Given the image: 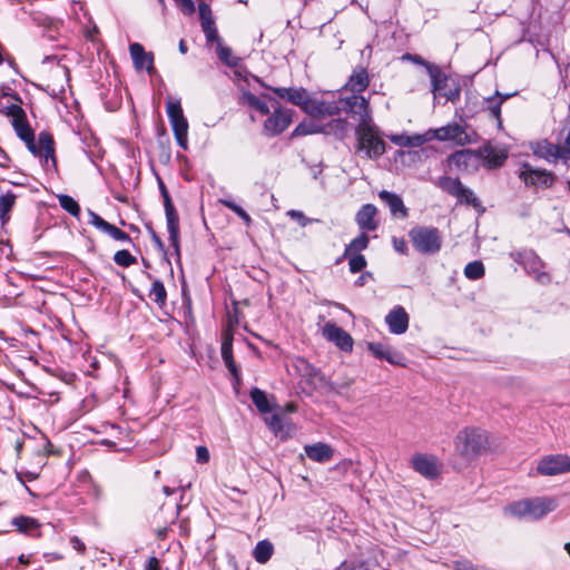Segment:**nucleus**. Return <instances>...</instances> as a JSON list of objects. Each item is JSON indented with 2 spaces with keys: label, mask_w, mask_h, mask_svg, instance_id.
Instances as JSON below:
<instances>
[{
  "label": "nucleus",
  "mask_w": 570,
  "mask_h": 570,
  "mask_svg": "<svg viewBox=\"0 0 570 570\" xmlns=\"http://www.w3.org/2000/svg\"><path fill=\"white\" fill-rule=\"evenodd\" d=\"M21 97L9 87L2 86V115L6 116L12 126L17 137L22 140L28 150L35 156L51 159L55 164L53 139L47 131H41L36 142L35 131L31 128Z\"/></svg>",
  "instance_id": "nucleus-1"
},
{
  "label": "nucleus",
  "mask_w": 570,
  "mask_h": 570,
  "mask_svg": "<svg viewBox=\"0 0 570 570\" xmlns=\"http://www.w3.org/2000/svg\"><path fill=\"white\" fill-rule=\"evenodd\" d=\"M456 453L464 460L472 461L484 454L489 449V435L479 428H464L455 439Z\"/></svg>",
  "instance_id": "nucleus-2"
},
{
  "label": "nucleus",
  "mask_w": 570,
  "mask_h": 570,
  "mask_svg": "<svg viewBox=\"0 0 570 570\" xmlns=\"http://www.w3.org/2000/svg\"><path fill=\"white\" fill-rule=\"evenodd\" d=\"M413 248L422 255L438 254L443 244L441 230L434 226L416 225L409 232Z\"/></svg>",
  "instance_id": "nucleus-3"
},
{
  "label": "nucleus",
  "mask_w": 570,
  "mask_h": 570,
  "mask_svg": "<svg viewBox=\"0 0 570 570\" xmlns=\"http://www.w3.org/2000/svg\"><path fill=\"white\" fill-rule=\"evenodd\" d=\"M358 149L371 159L380 158L386 150L385 141L380 137L379 129L372 120H362L356 129Z\"/></svg>",
  "instance_id": "nucleus-4"
},
{
  "label": "nucleus",
  "mask_w": 570,
  "mask_h": 570,
  "mask_svg": "<svg viewBox=\"0 0 570 570\" xmlns=\"http://www.w3.org/2000/svg\"><path fill=\"white\" fill-rule=\"evenodd\" d=\"M562 131H567L563 146L543 139L532 146L533 154L549 163H556L558 159H561L568 165L570 163V116L566 118Z\"/></svg>",
  "instance_id": "nucleus-5"
},
{
  "label": "nucleus",
  "mask_w": 570,
  "mask_h": 570,
  "mask_svg": "<svg viewBox=\"0 0 570 570\" xmlns=\"http://www.w3.org/2000/svg\"><path fill=\"white\" fill-rule=\"evenodd\" d=\"M159 189L164 200L165 215H166V225L167 232L169 235V242L174 249V255L176 257V262L180 265V240H179V216L178 213L171 202L170 195L165 186V184L159 180Z\"/></svg>",
  "instance_id": "nucleus-6"
},
{
  "label": "nucleus",
  "mask_w": 570,
  "mask_h": 570,
  "mask_svg": "<svg viewBox=\"0 0 570 570\" xmlns=\"http://www.w3.org/2000/svg\"><path fill=\"white\" fill-rule=\"evenodd\" d=\"M510 257L523 267L527 274L540 284H549L550 275L544 272V263L532 249H522L510 253Z\"/></svg>",
  "instance_id": "nucleus-7"
},
{
  "label": "nucleus",
  "mask_w": 570,
  "mask_h": 570,
  "mask_svg": "<svg viewBox=\"0 0 570 570\" xmlns=\"http://www.w3.org/2000/svg\"><path fill=\"white\" fill-rule=\"evenodd\" d=\"M166 112L173 128V132L177 145L184 149H188V121L184 116L180 99L167 98Z\"/></svg>",
  "instance_id": "nucleus-8"
},
{
  "label": "nucleus",
  "mask_w": 570,
  "mask_h": 570,
  "mask_svg": "<svg viewBox=\"0 0 570 570\" xmlns=\"http://www.w3.org/2000/svg\"><path fill=\"white\" fill-rule=\"evenodd\" d=\"M269 100L272 101L273 112L265 120L263 131L266 136L274 137L281 135L289 127L292 122V110L282 108L279 102L275 99Z\"/></svg>",
  "instance_id": "nucleus-9"
},
{
  "label": "nucleus",
  "mask_w": 570,
  "mask_h": 570,
  "mask_svg": "<svg viewBox=\"0 0 570 570\" xmlns=\"http://www.w3.org/2000/svg\"><path fill=\"white\" fill-rule=\"evenodd\" d=\"M338 101L343 111L357 117L358 124L364 119L372 120L368 99L364 96L352 92L351 96L340 97Z\"/></svg>",
  "instance_id": "nucleus-10"
},
{
  "label": "nucleus",
  "mask_w": 570,
  "mask_h": 570,
  "mask_svg": "<svg viewBox=\"0 0 570 570\" xmlns=\"http://www.w3.org/2000/svg\"><path fill=\"white\" fill-rule=\"evenodd\" d=\"M540 475H558L570 472V456L567 454H549L543 456L537 465Z\"/></svg>",
  "instance_id": "nucleus-11"
},
{
  "label": "nucleus",
  "mask_w": 570,
  "mask_h": 570,
  "mask_svg": "<svg viewBox=\"0 0 570 570\" xmlns=\"http://www.w3.org/2000/svg\"><path fill=\"white\" fill-rule=\"evenodd\" d=\"M519 178L527 187L550 188L554 183V176L546 169H534L530 164H522Z\"/></svg>",
  "instance_id": "nucleus-12"
},
{
  "label": "nucleus",
  "mask_w": 570,
  "mask_h": 570,
  "mask_svg": "<svg viewBox=\"0 0 570 570\" xmlns=\"http://www.w3.org/2000/svg\"><path fill=\"white\" fill-rule=\"evenodd\" d=\"M304 111L314 118H322L326 116H337L342 111V108L338 99L327 100L308 97Z\"/></svg>",
  "instance_id": "nucleus-13"
},
{
  "label": "nucleus",
  "mask_w": 570,
  "mask_h": 570,
  "mask_svg": "<svg viewBox=\"0 0 570 570\" xmlns=\"http://www.w3.org/2000/svg\"><path fill=\"white\" fill-rule=\"evenodd\" d=\"M367 350L372 355L380 360H385L392 365L405 366L406 358L403 353L394 350L390 345L382 342H368Z\"/></svg>",
  "instance_id": "nucleus-14"
},
{
  "label": "nucleus",
  "mask_w": 570,
  "mask_h": 570,
  "mask_svg": "<svg viewBox=\"0 0 570 570\" xmlns=\"http://www.w3.org/2000/svg\"><path fill=\"white\" fill-rule=\"evenodd\" d=\"M323 335L344 352H350L353 348L352 336L335 323H326L323 327Z\"/></svg>",
  "instance_id": "nucleus-15"
},
{
  "label": "nucleus",
  "mask_w": 570,
  "mask_h": 570,
  "mask_svg": "<svg viewBox=\"0 0 570 570\" xmlns=\"http://www.w3.org/2000/svg\"><path fill=\"white\" fill-rule=\"evenodd\" d=\"M411 462L414 471L429 480H433L440 474V465L433 455L419 453L413 455Z\"/></svg>",
  "instance_id": "nucleus-16"
},
{
  "label": "nucleus",
  "mask_w": 570,
  "mask_h": 570,
  "mask_svg": "<svg viewBox=\"0 0 570 570\" xmlns=\"http://www.w3.org/2000/svg\"><path fill=\"white\" fill-rule=\"evenodd\" d=\"M409 314L401 305L394 306L385 316L389 331L394 335L404 334L409 328Z\"/></svg>",
  "instance_id": "nucleus-17"
},
{
  "label": "nucleus",
  "mask_w": 570,
  "mask_h": 570,
  "mask_svg": "<svg viewBox=\"0 0 570 570\" xmlns=\"http://www.w3.org/2000/svg\"><path fill=\"white\" fill-rule=\"evenodd\" d=\"M129 52L136 70L146 69L149 75L155 72L153 52H147L142 45L138 42L129 46Z\"/></svg>",
  "instance_id": "nucleus-18"
},
{
  "label": "nucleus",
  "mask_w": 570,
  "mask_h": 570,
  "mask_svg": "<svg viewBox=\"0 0 570 570\" xmlns=\"http://www.w3.org/2000/svg\"><path fill=\"white\" fill-rule=\"evenodd\" d=\"M265 88L272 90L277 95L278 98L285 99L291 104L301 107L305 110V106L308 99V92L305 88H285V87H271L265 86Z\"/></svg>",
  "instance_id": "nucleus-19"
},
{
  "label": "nucleus",
  "mask_w": 570,
  "mask_h": 570,
  "mask_svg": "<svg viewBox=\"0 0 570 570\" xmlns=\"http://www.w3.org/2000/svg\"><path fill=\"white\" fill-rule=\"evenodd\" d=\"M10 525L19 533L29 537L41 535V523L33 517L19 514L11 519Z\"/></svg>",
  "instance_id": "nucleus-20"
},
{
  "label": "nucleus",
  "mask_w": 570,
  "mask_h": 570,
  "mask_svg": "<svg viewBox=\"0 0 570 570\" xmlns=\"http://www.w3.org/2000/svg\"><path fill=\"white\" fill-rule=\"evenodd\" d=\"M27 435L21 430L12 428L2 429V444L6 451L12 450L16 458L20 456Z\"/></svg>",
  "instance_id": "nucleus-21"
},
{
  "label": "nucleus",
  "mask_w": 570,
  "mask_h": 570,
  "mask_svg": "<svg viewBox=\"0 0 570 570\" xmlns=\"http://www.w3.org/2000/svg\"><path fill=\"white\" fill-rule=\"evenodd\" d=\"M377 208L373 204L363 205L355 215V222L363 232H373L377 228L375 216Z\"/></svg>",
  "instance_id": "nucleus-22"
},
{
  "label": "nucleus",
  "mask_w": 570,
  "mask_h": 570,
  "mask_svg": "<svg viewBox=\"0 0 570 570\" xmlns=\"http://www.w3.org/2000/svg\"><path fill=\"white\" fill-rule=\"evenodd\" d=\"M430 132L431 139H436L440 141L454 140L461 142L464 129L462 126L454 122L436 129H430Z\"/></svg>",
  "instance_id": "nucleus-23"
},
{
  "label": "nucleus",
  "mask_w": 570,
  "mask_h": 570,
  "mask_svg": "<svg viewBox=\"0 0 570 570\" xmlns=\"http://www.w3.org/2000/svg\"><path fill=\"white\" fill-rule=\"evenodd\" d=\"M368 85L370 77L367 70L364 67L358 66L353 70L344 88L353 94H360L364 91Z\"/></svg>",
  "instance_id": "nucleus-24"
},
{
  "label": "nucleus",
  "mask_w": 570,
  "mask_h": 570,
  "mask_svg": "<svg viewBox=\"0 0 570 570\" xmlns=\"http://www.w3.org/2000/svg\"><path fill=\"white\" fill-rule=\"evenodd\" d=\"M529 503V518L530 519H540L544 517L547 513L553 511L557 507V503L553 499L550 498H534L528 499Z\"/></svg>",
  "instance_id": "nucleus-25"
},
{
  "label": "nucleus",
  "mask_w": 570,
  "mask_h": 570,
  "mask_svg": "<svg viewBox=\"0 0 570 570\" xmlns=\"http://www.w3.org/2000/svg\"><path fill=\"white\" fill-rule=\"evenodd\" d=\"M379 197L390 208L393 216L400 215L402 218L407 217V208L397 194L389 190H381L379 193Z\"/></svg>",
  "instance_id": "nucleus-26"
},
{
  "label": "nucleus",
  "mask_w": 570,
  "mask_h": 570,
  "mask_svg": "<svg viewBox=\"0 0 570 570\" xmlns=\"http://www.w3.org/2000/svg\"><path fill=\"white\" fill-rule=\"evenodd\" d=\"M428 73L431 78L434 96H442L443 91L448 88L449 78L436 65H429Z\"/></svg>",
  "instance_id": "nucleus-27"
},
{
  "label": "nucleus",
  "mask_w": 570,
  "mask_h": 570,
  "mask_svg": "<svg viewBox=\"0 0 570 570\" xmlns=\"http://www.w3.org/2000/svg\"><path fill=\"white\" fill-rule=\"evenodd\" d=\"M305 453L308 456V459L324 463L332 459L333 456V450L330 445L325 443H315L311 445L305 446Z\"/></svg>",
  "instance_id": "nucleus-28"
},
{
  "label": "nucleus",
  "mask_w": 570,
  "mask_h": 570,
  "mask_svg": "<svg viewBox=\"0 0 570 570\" xmlns=\"http://www.w3.org/2000/svg\"><path fill=\"white\" fill-rule=\"evenodd\" d=\"M348 131V121L343 118H335L325 125H322V132L335 137L337 140H343Z\"/></svg>",
  "instance_id": "nucleus-29"
},
{
  "label": "nucleus",
  "mask_w": 570,
  "mask_h": 570,
  "mask_svg": "<svg viewBox=\"0 0 570 570\" xmlns=\"http://www.w3.org/2000/svg\"><path fill=\"white\" fill-rule=\"evenodd\" d=\"M88 216H89L88 223L90 225L95 226L101 233L107 234L112 239H115L117 237V235L119 234V232L121 230L120 228L108 223L107 220H105L102 217H100L98 214H96L95 212H92L90 209L88 210Z\"/></svg>",
  "instance_id": "nucleus-30"
},
{
  "label": "nucleus",
  "mask_w": 570,
  "mask_h": 570,
  "mask_svg": "<svg viewBox=\"0 0 570 570\" xmlns=\"http://www.w3.org/2000/svg\"><path fill=\"white\" fill-rule=\"evenodd\" d=\"M501 107L502 99H500L498 90L493 96L483 99L482 109L490 112V115L497 120L499 127L502 126Z\"/></svg>",
  "instance_id": "nucleus-31"
},
{
  "label": "nucleus",
  "mask_w": 570,
  "mask_h": 570,
  "mask_svg": "<svg viewBox=\"0 0 570 570\" xmlns=\"http://www.w3.org/2000/svg\"><path fill=\"white\" fill-rule=\"evenodd\" d=\"M249 397H250L253 404L258 410V412L266 414L272 411V406L269 404L267 394L263 390H261L258 387H253L249 391Z\"/></svg>",
  "instance_id": "nucleus-32"
},
{
  "label": "nucleus",
  "mask_w": 570,
  "mask_h": 570,
  "mask_svg": "<svg viewBox=\"0 0 570 570\" xmlns=\"http://www.w3.org/2000/svg\"><path fill=\"white\" fill-rule=\"evenodd\" d=\"M274 547L268 540L258 541L253 550L254 559L261 563H266L273 556Z\"/></svg>",
  "instance_id": "nucleus-33"
},
{
  "label": "nucleus",
  "mask_w": 570,
  "mask_h": 570,
  "mask_svg": "<svg viewBox=\"0 0 570 570\" xmlns=\"http://www.w3.org/2000/svg\"><path fill=\"white\" fill-rule=\"evenodd\" d=\"M436 186L440 187L443 191L449 195L455 197L458 193H462V183L459 178H453L450 176H441L436 180Z\"/></svg>",
  "instance_id": "nucleus-34"
},
{
  "label": "nucleus",
  "mask_w": 570,
  "mask_h": 570,
  "mask_svg": "<svg viewBox=\"0 0 570 570\" xmlns=\"http://www.w3.org/2000/svg\"><path fill=\"white\" fill-rule=\"evenodd\" d=\"M370 244V237L366 232H363L357 235L354 239L351 240L350 244L345 246L343 256H348L351 254H361L362 250L366 249Z\"/></svg>",
  "instance_id": "nucleus-35"
},
{
  "label": "nucleus",
  "mask_w": 570,
  "mask_h": 570,
  "mask_svg": "<svg viewBox=\"0 0 570 570\" xmlns=\"http://www.w3.org/2000/svg\"><path fill=\"white\" fill-rule=\"evenodd\" d=\"M216 53L218 59L229 68H235L240 62V59L233 55L232 48L225 46L223 41H218V45L216 46Z\"/></svg>",
  "instance_id": "nucleus-36"
},
{
  "label": "nucleus",
  "mask_w": 570,
  "mask_h": 570,
  "mask_svg": "<svg viewBox=\"0 0 570 570\" xmlns=\"http://www.w3.org/2000/svg\"><path fill=\"white\" fill-rule=\"evenodd\" d=\"M149 296L159 307L165 306L166 301H167V292H166L163 281H160L158 278H155L153 281V284H151V287L149 291Z\"/></svg>",
  "instance_id": "nucleus-37"
},
{
  "label": "nucleus",
  "mask_w": 570,
  "mask_h": 570,
  "mask_svg": "<svg viewBox=\"0 0 570 570\" xmlns=\"http://www.w3.org/2000/svg\"><path fill=\"white\" fill-rule=\"evenodd\" d=\"M244 101L252 107L253 109L257 110L262 115H268L271 111V107L267 105L266 101L262 100L250 91H246L243 95Z\"/></svg>",
  "instance_id": "nucleus-38"
},
{
  "label": "nucleus",
  "mask_w": 570,
  "mask_h": 570,
  "mask_svg": "<svg viewBox=\"0 0 570 570\" xmlns=\"http://www.w3.org/2000/svg\"><path fill=\"white\" fill-rule=\"evenodd\" d=\"M265 422L267 424V426L269 428V430L276 435V436H279V438H284V436H287L288 433H285V423H284V419L282 417V415L275 413V414H272L271 416L268 417H265Z\"/></svg>",
  "instance_id": "nucleus-39"
},
{
  "label": "nucleus",
  "mask_w": 570,
  "mask_h": 570,
  "mask_svg": "<svg viewBox=\"0 0 570 570\" xmlns=\"http://www.w3.org/2000/svg\"><path fill=\"white\" fill-rule=\"evenodd\" d=\"M19 197L18 194L12 193L11 190H7L2 193V226H4L10 217L9 212L14 206L16 199Z\"/></svg>",
  "instance_id": "nucleus-40"
},
{
  "label": "nucleus",
  "mask_w": 570,
  "mask_h": 570,
  "mask_svg": "<svg viewBox=\"0 0 570 570\" xmlns=\"http://www.w3.org/2000/svg\"><path fill=\"white\" fill-rule=\"evenodd\" d=\"M484 273V265L480 261L470 262L464 267V276L471 281L480 279L483 277Z\"/></svg>",
  "instance_id": "nucleus-41"
},
{
  "label": "nucleus",
  "mask_w": 570,
  "mask_h": 570,
  "mask_svg": "<svg viewBox=\"0 0 570 570\" xmlns=\"http://www.w3.org/2000/svg\"><path fill=\"white\" fill-rule=\"evenodd\" d=\"M505 512L517 518H529L528 499L509 504L505 508Z\"/></svg>",
  "instance_id": "nucleus-42"
},
{
  "label": "nucleus",
  "mask_w": 570,
  "mask_h": 570,
  "mask_svg": "<svg viewBox=\"0 0 570 570\" xmlns=\"http://www.w3.org/2000/svg\"><path fill=\"white\" fill-rule=\"evenodd\" d=\"M485 153V161L488 163L490 168H497L503 165L507 159V154L504 151H497L493 148H488L484 150Z\"/></svg>",
  "instance_id": "nucleus-43"
},
{
  "label": "nucleus",
  "mask_w": 570,
  "mask_h": 570,
  "mask_svg": "<svg viewBox=\"0 0 570 570\" xmlns=\"http://www.w3.org/2000/svg\"><path fill=\"white\" fill-rule=\"evenodd\" d=\"M60 207L69 213L73 217H78L80 214L79 204L69 195L58 196Z\"/></svg>",
  "instance_id": "nucleus-44"
},
{
  "label": "nucleus",
  "mask_w": 570,
  "mask_h": 570,
  "mask_svg": "<svg viewBox=\"0 0 570 570\" xmlns=\"http://www.w3.org/2000/svg\"><path fill=\"white\" fill-rule=\"evenodd\" d=\"M343 258H348V269L352 274L362 272L367 265L366 258L362 254H351Z\"/></svg>",
  "instance_id": "nucleus-45"
},
{
  "label": "nucleus",
  "mask_w": 570,
  "mask_h": 570,
  "mask_svg": "<svg viewBox=\"0 0 570 570\" xmlns=\"http://www.w3.org/2000/svg\"><path fill=\"white\" fill-rule=\"evenodd\" d=\"M114 262L121 267H129L137 263V259L127 249H120L115 253Z\"/></svg>",
  "instance_id": "nucleus-46"
},
{
  "label": "nucleus",
  "mask_w": 570,
  "mask_h": 570,
  "mask_svg": "<svg viewBox=\"0 0 570 570\" xmlns=\"http://www.w3.org/2000/svg\"><path fill=\"white\" fill-rule=\"evenodd\" d=\"M455 198L458 199V202L460 204H465V205H471L473 207H478L480 206V202L478 199V197L474 195V193L462 185V193H458V195H455Z\"/></svg>",
  "instance_id": "nucleus-47"
},
{
  "label": "nucleus",
  "mask_w": 570,
  "mask_h": 570,
  "mask_svg": "<svg viewBox=\"0 0 570 570\" xmlns=\"http://www.w3.org/2000/svg\"><path fill=\"white\" fill-rule=\"evenodd\" d=\"M322 132V126L316 125L314 122H301L296 126V128L293 130V136H305L311 134H318Z\"/></svg>",
  "instance_id": "nucleus-48"
},
{
  "label": "nucleus",
  "mask_w": 570,
  "mask_h": 570,
  "mask_svg": "<svg viewBox=\"0 0 570 570\" xmlns=\"http://www.w3.org/2000/svg\"><path fill=\"white\" fill-rule=\"evenodd\" d=\"M202 29L205 33L206 41L208 43L216 42L217 46L218 41H223L222 38L218 36L217 28L214 21H205L202 24Z\"/></svg>",
  "instance_id": "nucleus-49"
},
{
  "label": "nucleus",
  "mask_w": 570,
  "mask_h": 570,
  "mask_svg": "<svg viewBox=\"0 0 570 570\" xmlns=\"http://www.w3.org/2000/svg\"><path fill=\"white\" fill-rule=\"evenodd\" d=\"M430 140H432L430 130L424 134L411 135L409 139V147H420Z\"/></svg>",
  "instance_id": "nucleus-50"
},
{
  "label": "nucleus",
  "mask_w": 570,
  "mask_h": 570,
  "mask_svg": "<svg viewBox=\"0 0 570 570\" xmlns=\"http://www.w3.org/2000/svg\"><path fill=\"white\" fill-rule=\"evenodd\" d=\"M147 229L149 232V235H150V238L154 243V245L156 246V248L163 253L164 257L166 258L167 263L170 264V262L168 261L167 258V249H166V246L164 244V242L161 240V238L158 236V234L154 230L153 227L150 226H147Z\"/></svg>",
  "instance_id": "nucleus-51"
},
{
  "label": "nucleus",
  "mask_w": 570,
  "mask_h": 570,
  "mask_svg": "<svg viewBox=\"0 0 570 570\" xmlns=\"http://www.w3.org/2000/svg\"><path fill=\"white\" fill-rule=\"evenodd\" d=\"M287 215L291 218L295 219L302 227H305L313 222H318V219H313V218L306 217L303 212L296 210V209L288 210Z\"/></svg>",
  "instance_id": "nucleus-52"
},
{
  "label": "nucleus",
  "mask_w": 570,
  "mask_h": 570,
  "mask_svg": "<svg viewBox=\"0 0 570 570\" xmlns=\"http://www.w3.org/2000/svg\"><path fill=\"white\" fill-rule=\"evenodd\" d=\"M220 353H222L223 361L234 357L233 356V338L230 336H226L223 340L222 346H220Z\"/></svg>",
  "instance_id": "nucleus-53"
},
{
  "label": "nucleus",
  "mask_w": 570,
  "mask_h": 570,
  "mask_svg": "<svg viewBox=\"0 0 570 570\" xmlns=\"http://www.w3.org/2000/svg\"><path fill=\"white\" fill-rule=\"evenodd\" d=\"M224 363H225L226 367L228 368V371L230 372L234 383L239 384L240 383V371L237 367V365L234 361V357L224 360Z\"/></svg>",
  "instance_id": "nucleus-54"
},
{
  "label": "nucleus",
  "mask_w": 570,
  "mask_h": 570,
  "mask_svg": "<svg viewBox=\"0 0 570 570\" xmlns=\"http://www.w3.org/2000/svg\"><path fill=\"white\" fill-rule=\"evenodd\" d=\"M460 94V86L458 83H454L452 87L446 88V90L443 91L442 96H444L448 101L455 102L456 100H459Z\"/></svg>",
  "instance_id": "nucleus-55"
},
{
  "label": "nucleus",
  "mask_w": 570,
  "mask_h": 570,
  "mask_svg": "<svg viewBox=\"0 0 570 570\" xmlns=\"http://www.w3.org/2000/svg\"><path fill=\"white\" fill-rule=\"evenodd\" d=\"M198 11L202 24L205 21H214L210 7L207 3L200 2L198 6Z\"/></svg>",
  "instance_id": "nucleus-56"
},
{
  "label": "nucleus",
  "mask_w": 570,
  "mask_h": 570,
  "mask_svg": "<svg viewBox=\"0 0 570 570\" xmlns=\"http://www.w3.org/2000/svg\"><path fill=\"white\" fill-rule=\"evenodd\" d=\"M389 139L395 144L396 146H400V147H409V139H410V135H406V134H396V135H391L389 136Z\"/></svg>",
  "instance_id": "nucleus-57"
},
{
  "label": "nucleus",
  "mask_w": 570,
  "mask_h": 570,
  "mask_svg": "<svg viewBox=\"0 0 570 570\" xmlns=\"http://www.w3.org/2000/svg\"><path fill=\"white\" fill-rule=\"evenodd\" d=\"M220 203L225 207H227L228 209L234 212L238 217H240V215L246 212V210L243 209V207L237 205L233 199H229V198L220 199Z\"/></svg>",
  "instance_id": "nucleus-58"
},
{
  "label": "nucleus",
  "mask_w": 570,
  "mask_h": 570,
  "mask_svg": "<svg viewBox=\"0 0 570 570\" xmlns=\"http://www.w3.org/2000/svg\"><path fill=\"white\" fill-rule=\"evenodd\" d=\"M220 203L225 207H227L228 209L234 212L238 217H240V215L246 212V210L243 209V207L237 205L233 199H229V198L220 199Z\"/></svg>",
  "instance_id": "nucleus-59"
},
{
  "label": "nucleus",
  "mask_w": 570,
  "mask_h": 570,
  "mask_svg": "<svg viewBox=\"0 0 570 570\" xmlns=\"http://www.w3.org/2000/svg\"><path fill=\"white\" fill-rule=\"evenodd\" d=\"M209 458V451L206 446L199 445L196 448V461L198 463H207Z\"/></svg>",
  "instance_id": "nucleus-60"
},
{
  "label": "nucleus",
  "mask_w": 570,
  "mask_h": 570,
  "mask_svg": "<svg viewBox=\"0 0 570 570\" xmlns=\"http://www.w3.org/2000/svg\"><path fill=\"white\" fill-rule=\"evenodd\" d=\"M335 570H367L364 563L356 564L354 561H344Z\"/></svg>",
  "instance_id": "nucleus-61"
},
{
  "label": "nucleus",
  "mask_w": 570,
  "mask_h": 570,
  "mask_svg": "<svg viewBox=\"0 0 570 570\" xmlns=\"http://www.w3.org/2000/svg\"><path fill=\"white\" fill-rule=\"evenodd\" d=\"M69 542H70L71 547L75 550H77L80 554L83 556L86 553V544L79 537H77V535L71 537Z\"/></svg>",
  "instance_id": "nucleus-62"
},
{
  "label": "nucleus",
  "mask_w": 570,
  "mask_h": 570,
  "mask_svg": "<svg viewBox=\"0 0 570 570\" xmlns=\"http://www.w3.org/2000/svg\"><path fill=\"white\" fill-rule=\"evenodd\" d=\"M31 18L38 26H48L50 23V18L41 12H32Z\"/></svg>",
  "instance_id": "nucleus-63"
},
{
  "label": "nucleus",
  "mask_w": 570,
  "mask_h": 570,
  "mask_svg": "<svg viewBox=\"0 0 570 570\" xmlns=\"http://www.w3.org/2000/svg\"><path fill=\"white\" fill-rule=\"evenodd\" d=\"M454 568L455 570H476V567L468 560L455 561Z\"/></svg>",
  "instance_id": "nucleus-64"
}]
</instances>
